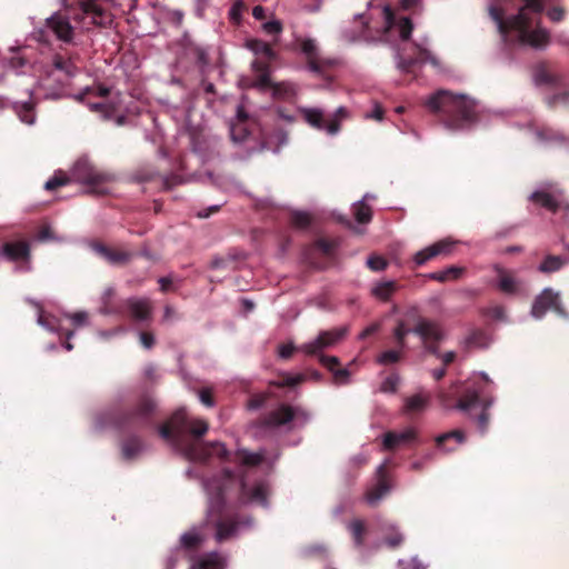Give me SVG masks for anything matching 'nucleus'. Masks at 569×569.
<instances>
[{
	"mask_svg": "<svg viewBox=\"0 0 569 569\" xmlns=\"http://www.w3.org/2000/svg\"><path fill=\"white\" fill-rule=\"evenodd\" d=\"M80 62V56L73 51L57 52L52 56L51 71L48 72L51 76L53 72H59L63 76V79L59 78V81L69 80L79 72L78 63Z\"/></svg>",
	"mask_w": 569,
	"mask_h": 569,
	"instance_id": "obj_11",
	"label": "nucleus"
},
{
	"mask_svg": "<svg viewBox=\"0 0 569 569\" xmlns=\"http://www.w3.org/2000/svg\"><path fill=\"white\" fill-rule=\"evenodd\" d=\"M460 392V385H451L449 390H439L438 399L446 408H456L461 411H469L472 407L480 403V391L476 388H466L461 397L455 401L457 395Z\"/></svg>",
	"mask_w": 569,
	"mask_h": 569,
	"instance_id": "obj_6",
	"label": "nucleus"
},
{
	"mask_svg": "<svg viewBox=\"0 0 569 569\" xmlns=\"http://www.w3.org/2000/svg\"><path fill=\"white\" fill-rule=\"evenodd\" d=\"M455 244L456 242L449 239L439 240L418 251L413 257V261L417 266H422L438 256L447 257L452 253Z\"/></svg>",
	"mask_w": 569,
	"mask_h": 569,
	"instance_id": "obj_18",
	"label": "nucleus"
},
{
	"mask_svg": "<svg viewBox=\"0 0 569 569\" xmlns=\"http://www.w3.org/2000/svg\"><path fill=\"white\" fill-rule=\"evenodd\" d=\"M143 443L138 436H131L122 442V456L126 459L136 458L142 450Z\"/></svg>",
	"mask_w": 569,
	"mask_h": 569,
	"instance_id": "obj_33",
	"label": "nucleus"
},
{
	"mask_svg": "<svg viewBox=\"0 0 569 569\" xmlns=\"http://www.w3.org/2000/svg\"><path fill=\"white\" fill-rule=\"evenodd\" d=\"M349 530L352 535V538L357 546H361L363 542V536L366 533V527L363 521L361 520H353L350 526Z\"/></svg>",
	"mask_w": 569,
	"mask_h": 569,
	"instance_id": "obj_49",
	"label": "nucleus"
},
{
	"mask_svg": "<svg viewBox=\"0 0 569 569\" xmlns=\"http://www.w3.org/2000/svg\"><path fill=\"white\" fill-rule=\"evenodd\" d=\"M401 359V352L398 350H387L380 353L377 358V362L379 365H391L400 361Z\"/></svg>",
	"mask_w": 569,
	"mask_h": 569,
	"instance_id": "obj_52",
	"label": "nucleus"
},
{
	"mask_svg": "<svg viewBox=\"0 0 569 569\" xmlns=\"http://www.w3.org/2000/svg\"><path fill=\"white\" fill-rule=\"evenodd\" d=\"M427 61L436 63V59L431 56V53L428 50L419 49V53H418L417 58L402 59L399 62V68L402 71L410 73L413 71V67L416 66V63H418V62L425 63Z\"/></svg>",
	"mask_w": 569,
	"mask_h": 569,
	"instance_id": "obj_32",
	"label": "nucleus"
},
{
	"mask_svg": "<svg viewBox=\"0 0 569 569\" xmlns=\"http://www.w3.org/2000/svg\"><path fill=\"white\" fill-rule=\"evenodd\" d=\"M481 405H482V410H481L480 415H478V417H477V426L481 433H486L488 430L489 420H490V415L488 412V409L492 405V401L483 400L481 402Z\"/></svg>",
	"mask_w": 569,
	"mask_h": 569,
	"instance_id": "obj_45",
	"label": "nucleus"
},
{
	"mask_svg": "<svg viewBox=\"0 0 569 569\" xmlns=\"http://www.w3.org/2000/svg\"><path fill=\"white\" fill-rule=\"evenodd\" d=\"M399 380L400 378L397 373H391L382 381L380 391L383 393H395L398 389Z\"/></svg>",
	"mask_w": 569,
	"mask_h": 569,
	"instance_id": "obj_51",
	"label": "nucleus"
},
{
	"mask_svg": "<svg viewBox=\"0 0 569 569\" xmlns=\"http://www.w3.org/2000/svg\"><path fill=\"white\" fill-rule=\"evenodd\" d=\"M398 288L396 281L380 282L372 288V295L380 300L388 301Z\"/></svg>",
	"mask_w": 569,
	"mask_h": 569,
	"instance_id": "obj_36",
	"label": "nucleus"
},
{
	"mask_svg": "<svg viewBox=\"0 0 569 569\" xmlns=\"http://www.w3.org/2000/svg\"><path fill=\"white\" fill-rule=\"evenodd\" d=\"M355 218L359 223H368L372 219L371 208L365 202H359L353 207Z\"/></svg>",
	"mask_w": 569,
	"mask_h": 569,
	"instance_id": "obj_46",
	"label": "nucleus"
},
{
	"mask_svg": "<svg viewBox=\"0 0 569 569\" xmlns=\"http://www.w3.org/2000/svg\"><path fill=\"white\" fill-rule=\"evenodd\" d=\"M295 418V410L288 405H281L276 410L270 411L263 418V425L267 427H279L283 426Z\"/></svg>",
	"mask_w": 569,
	"mask_h": 569,
	"instance_id": "obj_25",
	"label": "nucleus"
},
{
	"mask_svg": "<svg viewBox=\"0 0 569 569\" xmlns=\"http://www.w3.org/2000/svg\"><path fill=\"white\" fill-rule=\"evenodd\" d=\"M428 399L420 395H415L406 399L405 411L406 413H416L422 411L427 406Z\"/></svg>",
	"mask_w": 569,
	"mask_h": 569,
	"instance_id": "obj_42",
	"label": "nucleus"
},
{
	"mask_svg": "<svg viewBox=\"0 0 569 569\" xmlns=\"http://www.w3.org/2000/svg\"><path fill=\"white\" fill-rule=\"evenodd\" d=\"M188 425L187 411L179 409L172 413L167 422L159 427V435L163 440L179 445L183 440Z\"/></svg>",
	"mask_w": 569,
	"mask_h": 569,
	"instance_id": "obj_9",
	"label": "nucleus"
},
{
	"mask_svg": "<svg viewBox=\"0 0 569 569\" xmlns=\"http://www.w3.org/2000/svg\"><path fill=\"white\" fill-rule=\"evenodd\" d=\"M462 272H463L462 268L451 266V267L447 268L446 270L432 272V273H430L429 277L439 282H446L448 280L458 279L462 274Z\"/></svg>",
	"mask_w": 569,
	"mask_h": 569,
	"instance_id": "obj_41",
	"label": "nucleus"
},
{
	"mask_svg": "<svg viewBox=\"0 0 569 569\" xmlns=\"http://www.w3.org/2000/svg\"><path fill=\"white\" fill-rule=\"evenodd\" d=\"M400 6L403 10L407 11L417 12L422 10L421 0H400Z\"/></svg>",
	"mask_w": 569,
	"mask_h": 569,
	"instance_id": "obj_63",
	"label": "nucleus"
},
{
	"mask_svg": "<svg viewBox=\"0 0 569 569\" xmlns=\"http://www.w3.org/2000/svg\"><path fill=\"white\" fill-rule=\"evenodd\" d=\"M378 482L377 485L368 490L366 498L367 501L371 505L379 501L385 495H387L390 490V486L387 479V465L382 463L379 466L377 470Z\"/></svg>",
	"mask_w": 569,
	"mask_h": 569,
	"instance_id": "obj_22",
	"label": "nucleus"
},
{
	"mask_svg": "<svg viewBox=\"0 0 569 569\" xmlns=\"http://www.w3.org/2000/svg\"><path fill=\"white\" fill-rule=\"evenodd\" d=\"M416 432L412 429H407L401 432L388 431L383 437V448L386 450H395L402 445L413 441Z\"/></svg>",
	"mask_w": 569,
	"mask_h": 569,
	"instance_id": "obj_27",
	"label": "nucleus"
},
{
	"mask_svg": "<svg viewBox=\"0 0 569 569\" xmlns=\"http://www.w3.org/2000/svg\"><path fill=\"white\" fill-rule=\"evenodd\" d=\"M208 429H209V425L207 421H204L202 419H193V420L189 419V425L186 429V433H190L191 436H193L196 438H200L207 433Z\"/></svg>",
	"mask_w": 569,
	"mask_h": 569,
	"instance_id": "obj_43",
	"label": "nucleus"
},
{
	"mask_svg": "<svg viewBox=\"0 0 569 569\" xmlns=\"http://www.w3.org/2000/svg\"><path fill=\"white\" fill-rule=\"evenodd\" d=\"M315 247L318 250H320L325 256L330 257L333 254L335 250L337 249L338 241L320 238V239L316 240Z\"/></svg>",
	"mask_w": 569,
	"mask_h": 569,
	"instance_id": "obj_50",
	"label": "nucleus"
},
{
	"mask_svg": "<svg viewBox=\"0 0 569 569\" xmlns=\"http://www.w3.org/2000/svg\"><path fill=\"white\" fill-rule=\"evenodd\" d=\"M1 251L11 261H28L30 259V246L27 241L6 242Z\"/></svg>",
	"mask_w": 569,
	"mask_h": 569,
	"instance_id": "obj_26",
	"label": "nucleus"
},
{
	"mask_svg": "<svg viewBox=\"0 0 569 569\" xmlns=\"http://www.w3.org/2000/svg\"><path fill=\"white\" fill-rule=\"evenodd\" d=\"M291 224L298 229H307L311 224V216L307 212L295 211L290 217Z\"/></svg>",
	"mask_w": 569,
	"mask_h": 569,
	"instance_id": "obj_48",
	"label": "nucleus"
},
{
	"mask_svg": "<svg viewBox=\"0 0 569 569\" xmlns=\"http://www.w3.org/2000/svg\"><path fill=\"white\" fill-rule=\"evenodd\" d=\"M566 259L560 256L548 254L543 261L539 264L538 270L542 273H551L559 271L565 264Z\"/></svg>",
	"mask_w": 569,
	"mask_h": 569,
	"instance_id": "obj_37",
	"label": "nucleus"
},
{
	"mask_svg": "<svg viewBox=\"0 0 569 569\" xmlns=\"http://www.w3.org/2000/svg\"><path fill=\"white\" fill-rule=\"evenodd\" d=\"M279 377L280 379L278 381H272L271 386L277 388L296 387L306 380V376L302 373L291 376L287 372H282Z\"/></svg>",
	"mask_w": 569,
	"mask_h": 569,
	"instance_id": "obj_40",
	"label": "nucleus"
},
{
	"mask_svg": "<svg viewBox=\"0 0 569 569\" xmlns=\"http://www.w3.org/2000/svg\"><path fill=\"white\" fill-rule=\"evenodd\" d=\"M226 560L217 552L208 553L199 558L191 569H224Z\"/></svg>",
	"mask_w": 569,
	"mask_h": 569,
	"instance_id": "obj_30",
	"label": "nucleus"
},
{
	"mask_svg": "<svg viewBox=\"0 0 569 569\" xmlns=\"http://www.w3.org/2000/svg\"><path fill=\"white\" fill-rule=\"evenodd\" d=\"M126 306L131 317L139 321L148 320L151 316V307L146 299H128Z\"/></svg>",
	"mask_w": 569,
	"mask_h": 569,
	"instance_id": "obj_29",
	"label": "nucleus"
},
{
	"mask_svg": "<svg viewBox=\"0 0 569 569\" xmlns=\"http://www.w3.org/2000/svg\"><path fill=\"white\" fill-rule=\"evenodd\" d=\"M451 440L457 445H460L465 441V433L460 430L449 431L437 437L436 443L439 448H443L446 451H451L455 449L453 447H446V443Z\"/></svg>",
	"mask_w": 569,
	"mask_h": 569,
	"instance_id": "obj_38",
	"label": "nucleus"
},
{
	"mask_svg": "<svg viewBox=\"0 0 569 569\" xmlns=\"http://www.w3.org/2000/svg\"><path fill=\"white\" fill-rule=\"evenodd\" d=\"M239 459L241 463L250 467H254L261 463L262 456L258 453H252L248 451H239L238 452Z\"/></svg>",
	"mask_w": 569,
	"mask_h": 569,
	"instance_id": "obj_53",
	"label": "nucleus"
},
{
	"mask_svg": "<svg viewBox=\"0 0 569 569\" xmlns=\"http://www.w3.org/2000/svg\"><path fill=\"white\" fill-rule=\"evenodd\" d=\"M386 22L389 29H397L402 40H409L413 30V23L408 17H400L399 19L392 13L390 9L385 10Z\"/></svg>",
	"mask_w": 569,
	"mask_h": 569,
	"instance_id": "obj_24",
	"label": "nucleus"
},
{
	"mask_svg": "<svg viewBox=\"0 0 569 569\" xmlns=\"http://www.w3.org/2000/svg\"><path fill=\"white\" fill-rule=\"evenodd\" d=\"M319 361L333 376L335 383L346 385L349 381L350 372L346 368H340V360L335 356L320 355Z\"/></svg>",
	"mask_w": 569,
	"mask_h": 569,
	"instance_id": "obj_23",
	"label": "nucleus"
},
{
	"mask_svg": "<svg viewBox=\"0 0 569 569\" xmlns=\"http://www.w3.org/2000/svg\"><path fill=\"white\" fill-rule=\"evenodd\" d=\"M498 289L508 296L520 295L525 291V282L511 270L495 266Z\"/></svg>",
	"mask_w": 569,
	"mask_h": 569,
	"instance_id": "obj_17",
	"label": "nucleus"
},
{
	"mask_svg": "<svg viewBox=\"0 0 569 569\" xmlns=\"http://www.w3.org/2000/svg\"><path fill=\"white\" fill-rule=\"evenodd\" d=\"M232 482L233 472L231 470H224L223 477L212 478L206 482L209 496L207 521L214 528V537L218 542L236 537L241 525L250 523V519H244L238 513L227 510L226 492Z\"/></svg>",
	"mask_w": 569,
	"mask_h": 569,
	"instance_id": "obj_1",
	"label": "nucleus"
},
{
	"mask_svg": "<svg viewBox=\"0 0 569 569\" xmlns=\"http://www.w3.org/2000/svg\"><path fill=\"white\" fill-rule=\"evenodd\" d=\"M247 48L250 49L254 54H261L268 60H273L276 58V52L273 51L272 47L262 40H248Z\"/></svg>",
	"mask_w": 569,
	"mask_h": 569,
	"instance_id": "obj_34",
	"label": "nucleus"
},
{
	"mask_svg": "<svg viewBox=\"0 0 569 569\" xmlns=\"http://www.w3.org/2000/svg\"><path fill=\"white\" fill-rule=\"evenodd\" d=\"M136 180L139 182H157L158 190L160 191H169L174 186L182 183V179L180 176L171 173L169 176H162L153 168H141L136 174Z\"/></svg>",
	"mask_w": 569,
	"mask_h": 569,
	"instance_id": "obj_15",
	"label": "nucleus"
},
{
	"mask_svg": "<svg viewBox=\"0 0 569 569\" xmlns=\"http://www.w3.org/2000/svg\"><path fill=\"white\" fill-rule=\"evenodd\" d=\"M301 51L307 57L308 69L319 76H325L328 69L333 67L335 60L327 59L320 56L317 44L312 39H305L301 42Z\"/></svg>",
	"mask_w": 569,
	"mask_h": 569,
	"instance_id": "obj_13",
	"label": "nucleus"
},
{
	"mask_svg": "<svg viewBox=\"0 0 569 569\" xmlns=\"http://www.w3.org/2000/svg\"><path fill=\"white\" fill-rule=\"evenodd\" d=\"M268 399V396L264 393H259L252 396L248 401V408L251 410H257L261 408Z\"/></svg>",
	"mask_w": 569,
	"mask_h": 569,
	"instance_id": "obj_60",
	"label": "nucleus"
},
{
	"mask_svg": "<svg viewBox=\"0 0 569 569\" xmlns=\"http://www.w3.org/2000/svg\"><path fill=\"white\" fill-rule=\"evenodd\" d=\"M530 199L535 202L540 204L541 207L556 212L559 208L558 201L555 199V197L548 192L545 191H535Z\"/></svg>",
	"mask_w": 569,
	"mask_h": 569,
	"instance_id": "obj_35",
	"label": "nucleus"
},
{
	"mask_svg": "<svg viewBox=\"0 0 569 569\" xmlns=\"http://www.w3.org/2000/svg\"><path fill=\"white\" fill-rule=\"evenodd\" d=\"M37 239L41 242H46L54 240L56 237L50 226L43 224L37 232Z\"/></svg>",
	"mask_w": 569,
	"mask_h": 569,
	"instance_id": "obj_58",
	"label": "nucleus"
},
{
	"mask_svg": "<svg viewBox=\"0 0 569 569\" xmlns=\"http://www.w3.org/2000/svg\"><path fill=\"white\" fill-rule=\"evenodd\" d=\"M489 14L496 22L498 31L503 39L507 38L510 31H517L518 40L522 44L541 48L549 42V34L545 29H531L532 18L526 13V8H520L516 16L505 19L503 9L491 6L489 8Z\"/></svg>",
	"mask_w": 569,
	"mask_h": 569,
	"instance_id": "obj_3",
	"label": "nucleus"
},
{
	"mask_svg": "<svg viewBox=\"0 0 569 569\" xmlns=\"http://www.w3.org/2000/svg\"><path fill=\"white\" fill-rule=\"evenodd\" d=\"M410 332H412V329L409 328L403 320H399L393 329V337L400 350L406 348V337Z\"/></svg>",
	"mask_w": 569,
	"mask_h": 569,
	"instance_id": "obj_44",
	"label": "nucleus"
},
{
	"mask_svg": "<svg viewBox=\"0 0 569 569\" xmlns=\"http://www.w3.org/2000/svg\"><path fill=\"white\" fill-rule=\"evenodd\" d=\"M269 493V487L264 482H259L252 488H249L244 482H241L239 499L241 503L254 502L262 507H267Z\"/></svg>",
	"mask_w": 569,
	"mask_h": 569,
	"instance_id": "obj_21",
	"label": "nucleus"
},
{
	"mask_svg": "<svg viewBox=\"0 0 569 569\" xmlns=\"http://www.w3.org/2000/svg\"><path fill=\"white\" fill-rule=\"evenodd\" d=\"M68 181H69V179L67 177H64L62 174H56L46 182L44 189L48 191H54L59 187L67 184Z\"/></svg>",
	"mask_w": 569,
	"mask_h": 569,
	"instance_id": "obj_56",
	"label": "nucleus"
},
{
	"mask_svg": "<svg viewBox=\"0 0 569 569\" xmlns=\"http://www.w3.org/2000/svg\"><path fill=\"white\" fill-rule=\"evenodd\" d=\"M367 266L372 271H382L387 268L388 262L380 256H370L367 260Z\"/></svg>",
	"mask_w": 569,
	"mask_h": 569,
	"instance_id": "obj_55",
	"label": "nucleus"
},
{
	"mask_svg": "<svg viewBox=\"0 0 569 569\" xmlns=\"http://www.w3.org/2000/svg\"><path fill=\"white\" fill-rule=\"evenodd\" d=\"M548 310H552L561 317H567L559 293L550 288L543 289L541 293L536 297L531 307V316L536 319H541Z\"/></svg>",
	"mask_w": 569,
	"mask_h": 569,
	"instance_id": "obj_10",
	"label": "nucleus"
},
{
	"mask_svg": "<svg viewBox=\"0 0 569 569\" xmlns=\"http://www.w3.org/2000/svg\"><path fill=\"white\" fill-rule=\"evenodd\" d=\"M114 296V289L109 287L104 290L102 295V307L100 311L104 315H109L113 312V309L110 306V299Z\"/></svg>",
	"mask_w": 569,
	"mask_h": 569,
	"instance_id": "obj_57",
	"label": "nucleus"
},
{
	"mask_svg": "<svg viewBox=\"0 0 569 569\" xmlns=\"http://www.w3.org/2000/svg\"><path fill=\"white\" fill-rule=\"evenodd\" d=\"M89 109L93 112L101 114L103 120H112L116 119V123L118 126H123L126 123L127 117L123 114H117V108L114 104L104 103V102H96L88 103Z\"/></svg>",
	"mask_w": 569,
	"mask_h": 569,
	"instance_id": "obj_28",
	"label": "nucleus"
},
{
	"mask_svg": "<svg viewBox=\"0 0 569 569\" xmlns=\"http://www.w3.org/2000/svg\"><path fill=\"white\" fill-rule=\"evenodd\" d=\"M154 409V401L148 396H142L134 403L112 412L110 421L122 430L143 428L150 423Z\"/></svg>",
	"mask_w": 569,
	"mask_h": 569,
	"instance_id": "obj_4",
	"label": "nucleus"
},
{
	"mask_svg": "<svg viewBox=\"0 0 569 569\" xmlns=\"http://www.w3.org/2000/svg\"><path fill=\"white\" fill-rule=\"evenodd\" d=\"M525 6L522 8H526V13L529 14V11L532 13H541L543 11V3L541 0H523Z\"/></svg>",
	"mask_w": 569,
	"mask_h": 569,
	"instance_id": "obj_59",
	"label": "nucleus"
},
{
	"mask_svg": "<svg viewBox=\"0 0 569 569\" xmlns=\"http://www.w3.org/2000/svg\"><path fill=\"white\" fill-rule=\"evenodd\" d=\"M110 93V89L103 84H97L93 87H87L77 98L79 101H84L88 96L107 97Z\"/></svg>",
	"mask_w": 569,
	"mask_h": 569,
	"instance_id": "obj_47",
	"label": "nucleus"
},
{
	"mask_svg": "<svg viewBox=\"0 0 569 569\" xmlns=\"http://www.w3.org/2000/svg\"><path fill=\"white\" fill-rule=\"evenodd\" d=\"M70 6L81 11L80 19L84 24L108 27L112 23L111 13L102 6L100 0H72Z\"/></svg>",
	"mask_w": 569,
	"mask_h": 569,
	"instance_id": "obj_7",
	"label": "nucleus"
},
{
	"mask_svg": "<svg viewBox=\"0 0 569 569\" xmlns=\"http://www.w3.org/2000/svg\"><path fill=\"white\" fill-rule=\"evenodd\" d=\"M90 247L97 256H99L100 258H102L109 264L112 266H124L133 257V253L131 251L110 247L100 241H93L90 244Z\"/></svg>",
	"mask_w": 569,
	"mask_h": 569,
	"instance_id": "obj_16",
	"label": "nucleus"
},
{
	"mask_svg": "<svg viewBox=\"0 0 569 569\" xmlns=\"http://www.w3.org/2000/svg\"><path fill=\"white\" fill-rule=\"evenodd\" d=\"M72 178L87 186L90 193H108L107 184L112 181V176L94 167L88 159H78L72 169Z\"/></svg>",
	"mask_w": 569,
	"mask_h": 569,
	"instance_id": "obj_5",
	"label": "nucleus"
},
{
	"mask_svg": "<svg viewBox=\"0 0 569 569\" xmlns=\"http://www.w3.org/2000/svg\"><path fill=\"white\" fill-rule=\"evenodd\" d=\"M199 398H200V401L206 406V407H213L214 406V398L212 396V392H211V389L209 388H202L200 391H199Z\"/></svg>",
	"mask_w": 569,
	"mask_h": 569,
	"instance_id": "obj_61",
	"label": "nucleus"
},
{
	"mask_svg": "<svg viewBox=\"0 0 569 569\" xmlns=\"http://www.w3.org/2000/svg\"><path fill=\"white\" fill-rule=\"evenodd\" d=\"M188 457L198 462H206L211 457H218L220 460H227L229 451L221 442L193 443L187 449Z\"/></svg>",
	"mask_w": 569,
	"mask_h": 569,
	"instance_id": "obj_12",
	"label": "nucleus"
},
{
	"mask_svg": "<svg viewBox=\"0 0 569 569\" xmlns=\"http://www.w3.org/2000/svg\"><path fill=\"white\" fill-rule=\"evenodd\" d=\"M412 332L419 336L422 342L441 341L445 337L441 326L437 321L422 317H418Z\"/></svg>",
	"mask_w": 569,
	"mask_h": 569,
	"instance_id": "obj_20",
	"label": "nucleus"
},
{
	"mask_svg": "<svg viewBox=\"0 0 569 569\" xmlns=\"http://www.w3.org/2000/svg\"><path fill=\"white\" fill-rule=\"evenodd\" d=\"M303 119L313 128L318 130H327L329 134H336L340 130V122L348 117V110L345 107H339L333 117L328 121L325 119L323 111L317 108L301 109Z\"/></svg>",
	"mask_w": 569,
	"mask_h": 569,
	"instance_id": "obj_8",
	"label": "nucleus"
},
{
	"mask_svg": "<svg viewBox=\"0 0 569 569\" xmlns=\"http://www.w3.org/2000/svg\"><path fill=\"white\" fill-rule=\"evenodd\" d=\"M425 107L451 130L463 129L477 121L476 101L463 94L440 89L432 93Z\"/></svg>",
	"mask_w": 569,
	"mask_h": 569,
	"instance_id": "obj_2",
	"label": "nucleus"
},
{
	"mask_svg": "<svg viewBox=\"0 0 569 569\" xmlns=\"http://www.w3.org/2000/svg\"><path fill=\"white\" fill-rule=\"evenodd\" d=\"M204 541V536L197 531H189L181 536V546L187 550H197Z\"/></svg>",
	"mask_w": 569,
	"mask_h": 569,
	"instance_id": "obj_39",
	"label": "nucleus"
},
{
	"mask_svg": "<svg viewBox=\"0 0 569 569\" xmlns=\"http://www.w3.org/2000/svg\"><path fill=\"white\" fill-rule=\"evenodd\" d=\"M262 27L269 34H279L282 31V23L279 20L268 21Z\"/></svg>",
	"mask_w": 569,
	"mask_h": 569,
	"instance_id": "obj_64",
	"label": "nucleus"
},
{
	"mask_svg": "<svg viewBox=\"0 0 569 569\" xmlns=\"http://www.w3.org/2000/svg\"><path fill=\"white\" fill-rule=\"evenodd\" d=\"M548 103L550 107H556L557 104H560V103H563V104L569 103V92L562 91V92L553 94L549 99Z\"/></svg>",
	"mask_w": 569,
	"mask_h": 569,
	"instance_id": "obj_62",
	"label": "nucleus"
},
{
	"mask_svg": "<svg viewBox=\"0 0 569 569\" xmlns=\"http://www.w3.org/2000/svg\"><path fill=\"white\" fill-rule=\"evenodd\" d=\"M47 27L54 33V36L67 43H70L74 36V29L70 23L67 16L61 12L53 13L47 19Z\"/></svg>",
	"mask_w": 569,
	"mask_h": 569,
	"instance_id": "obj_19",
	"label": "nucleus"
},
{
	"mask_svg": "<svg viewBox=\"0 0 569 569\" xmlns=\"http://www.w3.org/2000/svg\"><path fill=\"white\" fill-rule=\"evenodd\" d=\"M13 110L23 123L31 126L36 122L34 103L32 101L16 102Z\"/></svg>",
	"mask_w": 569,
	"mask_h": 569,
	"instance_id": "obj_31",
	"label": "nucleus"
},
{
	"mask_svg": "<svg viewBox=\"0 0 569 569\" xmlns=\"http://www.w3.org/2000/svg\"><path fill=\"white\" fill-rule=\"evenodd\" d=\"M295 93L292 84L281 82L273 86V94L279 98H288Z\"/></svg>",
	"mask_w": 569,
	"mask_h": 569,
	"instance_id": "obj_54",
	"label": "nucleus"
},
{
	"mask_svg": "<svg viewBox=\"0 0 569 569\" xmlns=\"http://www.w3.org/2000/svg\"><path fill=\"white\" fill-rule=\"evenodd\" d=\"M345 335L346 329L321 331L313 341L299 346V350L308 356H318L323 349L331 347L341 340Z\"/></svg>",
	"mask_w": 569,
	"mask_h": 569,
	"instance_id": "obj_14",
	"label": "nucleus"
}]
</instances>
